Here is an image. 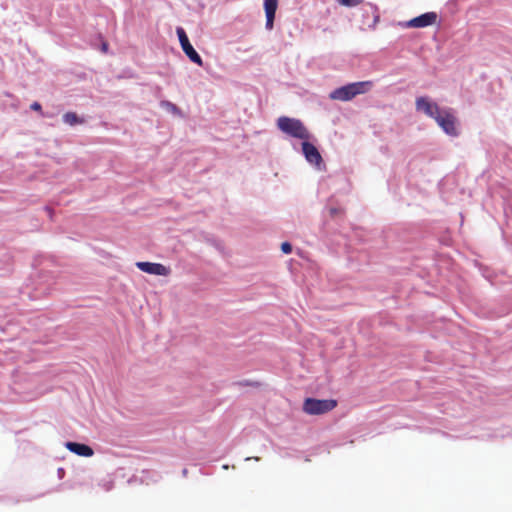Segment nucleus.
<instances>
[{
  "label": "nucleus",
  "instance_id": "f257e3e1",
  "mask_svg": "<svg viewBox=\"0 0 512 512\" xmlns=\"http://www.w3.org/2000/svg\"><path fill=\"white\" fill-rule=\"evenodd\" d=\"M372 87L373 82L368 80L350 82L331 91L329 98L343 102L351 101L356 96L367 93Z\"/></svg>",
  "mask_w": 512,
  "mask_h": 512
},
{
  "label": "nucleus",
  "instance_id": "f03ea898",
  "mask_svg": "<svg viewBox=\"0 0 512 512\" xmlns=\"http://www.w3.org/2000/svg\"><path fill=\"white\" fill-rule=\"evenodd\" d=\"M277 128L287 136L299 140H305L306 138H312L313 136L308 131L304 123L298 119L289 116H280L277 119Z\"/></svg>",
  "mask_w": 512,
  "mask_h": 512
},
{
  "label": "nucleus",
  "instance_id": "7ed1b4c3",
  "mask_svg": "<svg viewBox=\"0 0 512 512\" xmlns=\"http://www.w3.org/2000/svg\"><path fill=\"white\" fill-rule=\"evenodd\" d=\"M433 120H435L437 125L447 136L455 138L460 135V131L457 127V118L452 108L443 107Z\"/></svg>",
  "mask_w": 512,
  "mask_h": 512
},
{
  "label": "nucleus",
  "instance_id": "20e7f679",
  "mask_svg": "<svg viewBox=\"0 0 512 512\" xmlns=\"http://www.w3.org/2000/svg\"><path fill=\"white\" fill-rule=\"evenodd\" d=\"M311 138H306L301 141V152L307 163L313 166L316 170H325L326 164L323 157L315 143L310 141Z\"/></svg>",
  "mask_w": 512,
  "mask_h": 512
},
{
  "label": "nucleus",
  "instance_id": "39448f33",
  "mask_svg": "<svg viewBox=\"0 0 512 512\" xmlns=\"http://www.w3.org/2000/svg\"><path fill=\"white\" fill-rule=\"evenodd\" d=\"M337 406L335 399H317L307 397L303 402V411L308 415H322Z\"/></svg>",
  "mask_w": 512,
  "mask_h": 512
},
{
  "label": "nucleus",
  "instance_id": "423d86ee",
  "mask_svg": "<svg viewBox=\"0 0 512 512\" xmlns=\"http://www.w3.org/2000/svg\"><path fill=\"white\" fill-rule=\"evenodd\" d=\"M176 34H177L180 46H181L183 52L185 53V55L188 57V59L192 63L202 67L203 66L202 57L200 56V54L196 51V49L191 44L185 29L181 26L176 27Z\"/></svg>",
  "mask_w": 512,
  "mask_h": 512
},
{
  "label": "nucleus",
  "instance_id": "0eeeda50",
  "mask_svg": "<svg viewBox=\"0 0 512 512\" xmlns=\"http://www.w3.org/2000/svg\"><path fill=\"white\" fill-rule=\"evenodd\" d=\"M438 21V14L435 11L422 13L410 20L399 22L402 28H426L433 26Z\"/></svg>",
  "mask_w": 512,
  "mask_h": 512
},
{
  "label": "nucleus",
  "instance_id": "6e6552de",
  "mask_svg": "<svg viewBox=\"0 0 512 512\" xmlns=\"http://www.w3.org/2000/svg\"><path fill=\"white\" fill-rule=\"evenodd\" d=\"M415 109L417 112L424 114L426 117L433 119L443 107L427 95L418 96L415 99Z\"/></svg>",
  "mask_w": 512,
  "mask_h": 512
},
{
  "label": "nucleus",
  "instance_id": "1a4fd4ad",
  "mask_svg": "<svg viewBox=\"0 0 512 512\" xmlns=\"http://www.w3.org/2000/svg\"><path fill=\"white\" fill-rule=\"evenodd\" d=\"M135 265L140 271L150 275L168 276L170 273V268L161 263L138 261Z\"/></svg>",
  "mask_w": 512,
  "mask_h": 512
},
{
  "label": "nucleus",
  "instance_id": "9d476101",
  "mask_svg": "<svg viewBox=\"0 0 512 512\" xmlns=\"http://www.w3.org/2000/svg\"><path fill=\"white\" fill-rule=\"evenodd\" d=\"M278 0H264L263 1V8L265 12L266 17V23L265 28L267 30H272L274 27V21L276 12L278 9Z\"/></svg>",
  "mask_w": 512,
  "mask_h": 512
},
{
  "label": "nucleus",
  "instance_id": "9b49d317",
  "mask_svg": "<svg viewBox=\"0 0 512 512\" xmlns=\"http://www.w3.org/2000/svg\"><path fill=\"white\" fill-rule=\"evenodd\" d=\"M65 447L72 453L83 456V457H91L94 455V450L91 446L77 442V441H66Z\"/></svg>",
  "mask_w": 512,
  "mask_h": 512
},
{
  "label": "nucleus",
  "instance_id": "f8f14e48",
  "mask_svg": "<svg viewBox=\"0 0 512 512\" xmlns=\"http://www.w3.org/2000/svg\"><path fill=\"white\" fill-rule=\"evenodd\" d=\"M336 233L337 230L334 228V225L330 221H324L320 228L321 237L331 241V243L340 244V241L332 239Z\"/></svg>",
  "mask_w": 512,
  "mask_h": 512
},
{
  "label": "nucleus",
  "instance_id": "ddd939ff",
  "mask_svg": "<svg viewBox=\"0 0 512 512\" xmlns=\"http://www.w3.org/2000/svg\"><path fill=\"white\" fill-rule=\"evenodd\" d=\"M369 13H371L373 15V20H372L371 23H368L367 25H368V27L370 29H375L376 24L380 20V15H379V12H378V7L375 4L368 3L367 4V8L365 9V12H364L363 16L369 15Z\"/></svg>",
  "mask_w": 512,
  "mask_h": 512
},
{
  "label": "nucleus",
  "instance_id": "4468645a",
  "mask_svg": "<svg viewBox=\"0 0 512 512\" xmlns=\"http://www.w3.org/2000/svg\"><path fill=\"white\" fill-rule=\"evenodd\" d=\"M62 120L65 124L70 126H76L83 123V119L77 113L71 111L64 113Z\"/></svg>",
  "mask_w": 512,
  "mask_h": 512
},
{
  "label": "nucleus",
  "instance_id": "2eb2a0df",
  "mask_svg": "<svg viewBox=\"0 0 512 512\" xmlns=\"http://www.w3.org/2000/svg\"><path fill=\"white\" fill-rule=\"evenodd\" d=\"M161 106L175 116H178L180 118L184 117V113L181 110V108H179L176 104L172 103L171 101L164 100L161 102Z\"/></svg>",
  "mask_w": 512,
  "mask_h": 512
},
{
  "label": "nucleus",
  "instance_id": "dca6fc26",
  "mask_svg": "<svg viewBox=\"0 0 512 512\" xmlns=\"http://www.w3.org/2000/svg\"><path fill=\"white\" fill-rule=\"evenodd\" d=\"M331 202L332 198L329 199V203L326 205L325 209L329 212L330 217L335 219L336 217L343 214V209L341 207L330 205Z\"/></svg>",
  "mask_w": 512,
  "mask_h": 512
},
{
  "label": "nucleus",
  "instance_id": "f3484780",
  "mask_svg": "<svg viewBox=\"0 0 512 512\" xmlns=\"http://www.w3.org/2000/svg\"><path fill=\"white\" fill-rule=\"evenodd\" d=\"M98 49L105 54L109 51V44L103 39L100 33H98Z\"/></svg>",
  "mask_w": 512,
  "mask_h": 512
},
{
  "label": "nucleus",
  "instance_id": "a211bd4d",
  "mask_svg": "<svg viewBox=\"0 0 512 512\" xmlns=\"http://www.w3.org/2000/svg\"><path fill=\"white\" fill-rule=\"evenodd\" d=\"M340 5L353 8L363 2V0H336Z\"/></svg>",
  "mask_w": 512,
  "mask_h": 512
},
{
  "label": "nucleus",
  "instance_id": "6ab92c4d",
  "mask_svg": "<svg viewBox=\"0 0 512 512\" xmlns=\"http://www.w3.org/2000/svg\"><path fill=\"white\" fill-rule=\"evenodd\" d=\"M280 248L284 254H290L293 250L292 244L288 241L282 242Z\"/></svg>",
  "mask_w": 512,
  "mask_h": 512
},
{
  "label": "nucleus",
  "instance_id": "aec40b11",
  "mask_svg": "<svg viewBox=\"0 0 512 512\" xmlns=\"http://www.w3.org/2000/svg\"><path fill=\"white\" fill-rule=\"evenodd\" d=\"M30 108L33 110V111H40L42 109V106L39 102L35 101L31 104Z\"/></svg>",
  "mask_w": 512,
  "mask_h": 512
},
{
  "label": "nucleus",
  "instance_id": "412c9836",
  "mask_svg": "<svg viewBox=\"0 0 512 512\" xmlns=\"http://www.w3.org/2000/svg\"><path fill=\"white\" fill-rule=\"evenodd\" d=\"M187 475H188V469L187 468H183L182 469V476L183 477H187Z\"/></svg>",
  "mask_w": 512,
  "mask_h": 512
},
{
  "label": "nucleus",
  "instance_id": "4be33fe9",
  "mask_svg": "<svg viewBox=\"0 0 512 512\" xmlns=\"http://www.w3.org/2000/svg\"><path fill=\"white\" fill-rule=\"evenodd\" d=\"M104 487L106 491H109L112 488V483L105 484Z\"/></svg>",
  "mask_w": 512,
  "mask_h": 512
},
{
  "label": "nucleus",
  "instance_id": "5701e85b",
  "mask_svg": "<svg viewBox=\"0 0 512 512\" xmlns=\"http://www.w3.org/2000/svg\"><path fill=\"white\" fill-rule=\"evenodd\" d=\"M213 243H214V245H215V247H216L217 249H220V247H221V244H220V243H218L216 240H214V242H213Z\"/></svg>",
  "mask_w": 512,
  "mask_h": 512
},
{
  "label": "nucleus",
  "instance_id": "b1692460",
  "mask_svg": "<svg viewBox=\"0 0 512 512\" xmlns=\"http://www.w3.org/2000/svg\"><path fill=\"white\" fill-rule=\"evenodd\" d=\"M46 211L48 212L49 216L51 217V209L49 207H46Z\"/></svg>",
  "mask_w": 512,
  "mask_h": 512
},
{
  "label": "nucleus",
  "instance_id": "393cba45",
  "mask_svg": "<svg viewBox=\"0 0 512 512\" xmlns=\"http://www.w3.org/2000/svg\"><path fill=\"white\" fill-rule=\"evenodd\" d=\"M64 472V469L63 468H59L58 469V474H62Z\"/></svg>",
  "mask_w": 512,
  "mask_h": 512
},
{
  "label": "nucleus",
  "instance_id": "a878e982",
  "mask_svg": "<svg viewBox=\"0 0 512 512\" xmlns=\"http://www.w3.org/2000/svg\"><path fill=\"white\" fill-rule=\"evenodd\" d=\"M240 384H241V385H250V383H249L248 381L241 382Z\"/></svg>",
  "mask_w": 512,
  "mask_h": 512
},
{
  "label": "nucleus",
  "instance_id": "bb28decb",
  "mask_svg": "<svg viewBox=\"0 0 512 512\" xmlns=\"http://www.w3.org/2000/svg\"><path fill=\"white\" fill-rule=\"evenodd\" d=\"M223 469H228V465H223Z\"/></svg>",
  "mask_w": 512,
  "mask_h": 512
}]
</instances>
